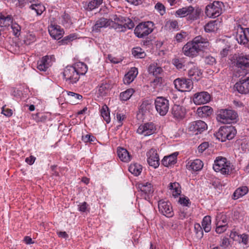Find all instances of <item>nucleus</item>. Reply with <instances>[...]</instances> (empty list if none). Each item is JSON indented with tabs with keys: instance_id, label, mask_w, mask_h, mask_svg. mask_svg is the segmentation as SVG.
<instances>
[{
	"instance_id": "nucleus-1",
	"label": "nucleus",
	"mask_w": 249,
	"mask_h": 249,
	"mask_svg": "<svg viewBox=\"0 0 249 249\" xmlns=\"http://www.w3.org/2000/svg\"><path fill=\"white\" fill-rule=\"evenodd\" d=\"M213 169L223 175H229L232 173L234 168L231 163L226 158L219 156L214 160Z\"/></svg>"
},
{
	"instance_id": "nucleus-2",
	"label": "nucleus",
	"mask_w": 249,
	"mask_h": 249,
	"mask_svg": "<svg viewBox=\"0 0 249 249\" xmlns=\"http://www.w3.org/2000/svg\"><path fill=\"white\" fill-rule=\"evenodd\" d=\"M238 115L231 109H220L217 111V120L223 124H232L237 121Z\"/></svg>"
},
{
	"instance_id": "nucleus-3",
	"label": "nucleus",
	"mask_w": 249,
	"mask_h": 249,
	"mask_svg": "<svg viewBox=\"0 0 249 249\" xmlns=\"http://www.w3.org/2000/svg\"><path fill=\"white\" fill-rule=\"evenodd\" d=\"M233 35L238 43L249 46V28H244L241 25L236 24Z\"/></svg>"
},
{
	"instance_id": "nucleus-4",
	"label": "nucleus",
	"mask_w": 249,
	"mask_h": 249,
	"mask_svg": "<svg viewBox=\"0 0 249 249\" xmlns=\"http://www.w3.org/2000/svg\"><path fill=\"white\" fill-rule=\"evenodd\" d=\"M224 7V3L222 2L214 1L206 6L205 14L210 18H217L222 14Z\"/></svg>"
},
{
	"instance_id": "nucleus-5",
	"label": "nucleus",
	"mask_w": 249,
	"mask_h": 249,
	"mask_svg": "<svg viewBox=\"0 0 249 249\" xmlns=\"http://www.w3.org/2000/svg\"><path fill=\"white\" fill-rule=\"evenodd\" d=\"M154 25L150 21L140 23L135 28L134 34L139 38H143L153 32Z\"/></svg>"
},
{
	"instance_id": "nucleus-6",
	"label": "nucleus",
	"mask_w": 249,
	"mask_h": 249,
	"mask_svg": "<svg viewBox=\"0 0 249 249\" xmlns=\"http://www.w3.org/2000/svg\"><path fill=\"white\" fill-rule=\"evenodd\" d=\"M236 130L232 125L221 126L216 133L217 138L221 142L232 139L236 134Z\"/></svg>"
},
{
	"instance_id": "nucleus-7",
	"label": "nucleus",
	"mask_w": 249,
	"mask_h": 249,
	"mask_svg": "<svg viewBox=\"0 0 249 249\" xmlns=\"http://www.w3.org/2000/svg\"><path fill=\"white\" fill-rule=\"evenodd\" d=\"M75 69L73 66H68L64 70L63 76L68 84H74L79 79L80 76Z\"/></svg>"
},
{
	"instance_id": "nucleus-8",
	"label": "nucleus",
	"mask_w": 249,
	"mask_h": 249,
	"mask_svg": "<svg viewBox=\"0 0 249 249\" xmlns=\"http://www.w3.org/2000/svg\"><path fill=\"white\" fill-rule=\"evenodd\" d=\"M174 84L175 88L181 92L190 91L193 87V83L189 79L177 78L174 80Z\"/></svg>"
},
{
	"instance_id": "nucleus-9",
	"label": "nucleus",
	"mask_w": 249,
	"mask_h": 249,
	"mask_svg": "<svg viewBox=\"0 0 249 249\" xmlns=\"http://www.w3.org/2000/svg\"><path fill=\"white\" fill-rule=\"evenodd\" d=\"M155 108L161 116L165 115L169 108V101L162 97H158L155 101Z\"/></svg>"
},
{
	"instance_id": "nucleus-10",
	"label": "nucleus",
	"mask_w": 249,
	"mask_h": 249,
	"mask_svg": "<svg viewBox=\"0 0 249 249\" xmlns=\"http://www.w3.org/2000/svg\"><path fill=\"white\" fill-rule=\"evenodd\" d=\"M158 208L160 213L167 217H172L174 215L171 204L169 201L160 200L158 202Z\"/></svg>"
},
{
	"instance_id": "nucleus-11",
	"label": "nucleus",
	"mask_w": 249,
	"mask_h": 249,
	"mask_svg": "<svg viewBox=\"0 0 249 249\" xmlns=\"http://www.w3.org/2000/svg\"><path fill=\"white\" fill-rule=\"evenodd\" d=\"M207 128V124L202 121H194L189 124L188 126V131L195 135L201 133Z\"/></svg>"
},
{
	"instance_id": "nucleus-12",
	"label": "nucleus",
	"mask_w": 249,
	"mask_h": 249,
	"mask_svg": "<svg viewBox=\"0 0 249 249\" xmlns=\"http://www.w3.org/2000/svg\"><path fill=\"white\" fill-rule=\"evenodd\" d=\"M156 130L155 124L152 122H149L141 124L137 129V132L144 136H147L155 133Z\"/></svg>"
},
{
	"instance_id": "nucleus-13",
	"label": "nucleus",
	"mask_w": 249,
	"mask_h": 249,
	"mask_svg": "<svg viewBox=\"0 0 249 249\" xmlns=\"http://www.w3.org/2000/svg\"><path fill=\"white\" fill-rule=\"evenodd\" d=\"M55 61L54 55H46L37 61V68L42 71H46Z\"/></svg>"
},
{
	"instance_id": "nucleus-14",
	"label": "nucleus",
	"mask_w": 249,
	"mask_h": 249,
	"mask_svg": "<svg viewBox=\"0 0 249 249\" xmlns=\"http://www.w3.org/2000/svg\"><path fill=\"white\" fill-rule=\"evenodd\" d=\"M147 161L149 166L155 169L160 165V159L156 149L151 148L146 153Z\"/></svg>"
},
{
	"instance_id": "nucleus-15",
	"label": "nucleus",
	"mask_w": 249,
	"mask_h": 249,
	"mask_svg": "<svg viewBox=\"0 0 249 249\" xmlns=\"http://www.w3.org/2000/svg\"><path fill=\"white\" fill-rule=\"evenodd\" d=\"M234 89L241 94L249 93V76L245 75L244 79H241L234 86Z\"/></svg>"
},
{
	"instance_id": "nucleus-16",
	"label": "nucleus",
	"mask_w": 249,
	"mask_h": 249,
	"mask_svg": "<svg viewBox=\"0 0 249 249\" xmlns=\"http://www.w3.org/2000/svg\"><path fill=\"white\" fill-rule=\"evenodd\" d=\"M210 95L206 91L196 93L193 97V101L196 105L206 104L210 101Z\"/></svg>"
},
{
	"instance_id": "nucleus-17",
	"label": "nucleus",
	"mask_w": 249,
	"mask_h": 249,
	"mask_svg": "<svg viewBox=\"0 0 249 249\" xmlns=\"http://www.w3.org/2000/svg\"><path fill=\"white\" fill-rule=\"evenodd\" d=\"M192 41L199 52L208 48L210 46V43L208 39L201 36L195 37Z\"/></svg>"
},
{
	"instance_id": "nucleus-18",
	"label": "nucleus",
	"mask_w": 249,
	"mask_h": 249,
	"mask_svg": "<svg viewBox=\"0 0 249 249\" xmlns=\"http://www.w3.org/2000/svg\"><path fill=\"white\" fill-rule=\"evenodd\" d=\"M182 52L185 55L190 57L196 56L199 53L193 41L187 42L183 46Z\"/></svg>"
},
{
	"instance_id": "nucleus-19",
	"label": "nucleus",
	"mask_w": 249,
	"mask_h": 249,
	"mask_svg": "<svg viewBox=\"0 0 249 249\" xmlns=\"http://www.w3.org/2000/svg\"><path fill=\"white\" fill-rule=\"evenodd\" d=\"M48 31L50 36L54 39H60L64 32L60 26L57 25H51L48 27Z\"/></svg>"
},
{
	"instance_id": "nucleus-20",
	"label": "nucleus",
	"mask_w": 249,
	"mask_h": 249,
	"mask_svg": "<svg viewBox=\"0 0 249 249\" xmlns=\"http://www.w3.org/2000/svg\"><path fill=\"white\" fill-rule=\"evenodd\" d=\"M112 22V21L109 19L101 18L96 21L93 26V31L98 32L100 31L101 28H106L110 26Z\"/></svg>"
},
{
	"instance_id": "nucleus-21",
	"label": "nucleus",
	"mask_w": 249,
	"mask_h": 249,
	"mask_svg": "<svg viewBox=\"0 0 249 249\" xmlns=\"http://www.w3.org/2000/svg\"><path fill=\"white\" fill-rule=\"evenodd\" d=\"M178 152H175L172 154L165 156L161 160V164L165 167H170L177 162Z\"/></svg>"
},
{
	"instance_id": "nucleus-22",
	"label": "nucleus",
	"mask_w": 249,
	"mask_h": 249,
	"mask_svg": "<svg viewBox=\"0 0 249 249\" xmlns=\"http://www.w3.org/2000/svg\"><path fill=\"white\" fill-rule=\"evenodd\" d=\"M236 66L243 70L249 68V55H240L236 58Z\"/></svg>"
},
{
	"instance_id": "nucleus-23",
	"label": "nucleus",
	"mask_w": 249,
	"mask_h": 249,
	"mask_svg": "<svg viewBox=\"0 0 249 249\" xmlns=\"http://www.w3.org/2000/svg\"><path fill=\"white\" fill-rule=\"evenodd\" d=\"M171 112L174 117L177 119H182L185 115V108L179 105H174Z\"/></svg>"
},
{
	"instance_id": "nucleus-24",
	"label": "nucleus",
	"mask_w": 249,
	"mask_h": 249,
	"mask_svg": "<svg viewBox=\"0 0 249 249\" xmlns=\"http://www.w3.org/2000/svg\"><path fill=\"white\" fill-rule=\"evenodd\" d=\"M138 73L137 68L133 67L124 75L123 81L125 84H129L133 81Z\"/></svg>"
},
{
	"instance_id": "nucleus-25",
	"label": "nucleus",
	"mask_w": 249,
	"mask_h": 249,
	"mask_svg": "<svg viewBox=\"0 0 249 249\" xmlns=\"http://www.w3.org/2000/svg\"><path fill=\"white\" fill-rule=\"evenodd\" d=\"M138 188L147 197L151 196L154 192L152 185L149 182L139 184ZM145 198H146V196Z\"/></svg>"
},
{
	"instance_id": "nucleus-26",
	"label": "nucleus",
	"mask_w": 249,
	"mask_h": 249,
	"mask_svg": "<svg viewBox=\"0 0 249 249\" xmlns=\"http://www.w3.org/2000/svg\"><path fill=\"white\" fill-rule=\"evenodd\" d=\"M153 106L151 100H144L139 107V112L142 115L149 113L152 110Z\"/></svg>"
},
{
	"instance_id": "nucleus-27",
	"label": "nucleus",
	"mask_w": 249,
	"mask_h": 249,
	"mask_svg": "<svg viewBox=\"0 0 249 249\" xmlns=\"http://www.w3.org/2000/svg\"><path fill=\"white\" fill-rule=\"evenodd\" d=\"M203 166V162L199 159H196L193 161L188 162L187 164V169L195 171L200 170Z\"/></svg>"
},
{
	"instance_id": "nucleus-28",
	"label": "nucleus",
	"mask_w": 249,
	"mask_h": 249,
	"mask_svg": "<svg viewBox=\"0 0 249 249\" xmlns=\"http://www.w3.org/2000/svg\"><path fill=\"white\" fill-rule=\"evenodd\" d=\"M202 74L201 70L196 66L191 68L188 71V76L192 79V80L198 81L201 77Z\"/></svg>"
},
{
	"instance_id": "nucleus-29",
	"label": "nucleus",
	"mask_w": 249,
	"mask_h": 249,
	"mask_svg": "<svg viewBox=\"0 0 249 249\" xmlns=\"http://www.w3.org/2000/svg\"><path fill=\"white\" fill-rule=\"evenodd\" d=\"M118 156L123 162H127L131 160V156L128 152L124 148L119 147L117 149Z\"/></svg>"
},
{
	"instance_id": "nucleus-30",
	"label": "nucleus",
	"mask_w": 249,
	"mask_h": 249,
	"mask_svg": "<svg viewBox=\"0 0 249 249\" xmlns=\"http://www.w3.org/2000/svg\"><path fill=\"white\" fill-rule=\"evenodd\" d=\"M67 94V99L72 105L78 104V101L82 99L81 95L72 91H68Z\"/></svg>"
},
{
	"instance_id": "nucleus-31",
	"label": "nucleus",
	"mask_w": 249,
	"mask_h": 249,
	"mask_svg": "<svg viewBox=\"0 0 249 249\" xmlns=\"http://www.w3.org/2000/svg\"><path fill=\"white\" fill-rule=\"evenodd\" d=\"M169 190L173 196L178 197L181 193V187L180 184L176 182H171L169 185Z\"/></svg>"
},
{
	"instance_id": "nucleus-32",
	"label": "nucleus",
	"mask_w": 249,
	"mask_h": 249,
	"mask_svg": "<svg viewBox=\"0 0 249 249\" xmlns=\"http://www.w3.org/2000/svg\"><path fill=\"white\" fill-rule=\"evenodd\" d=\"M249 191L247 186H242L237 188L234 192L232 197L234 199H237L240 197L245 196Z\"/></svg>"
},
{
	"instance_id": "nucleus-33",
	"label": "nucleus",
	"mask_w": 249,
	"mask_h": 249,
	"mask_svg": "<svg viewBox=\"0 0 249 249\" xmlns=\"http://www.w3.org/2000/svg\"><path fill=\"white\" fill-rule=\"evenodd\" d=\"M192 12L189 14V16L187 18V20L189 21L192 22L199 18L201 14V9L197 8L196 9L192 6Z\"/></svg>"
},
{
	"instance_id": "nucleus-34",
	"label": "nucleus",
	"mask_w": 249,
	"mask_h": 249,
	"mask_svg": "<svg viewBox=\"0 0 249 249\" xmlns=\"http://www.w3.org/2000/svg\"><path fill=\"white\" fill-rule=\"evenodd\" d=\"M100 113L105 121L107 124L110 122V111L109 108L106 105H104L100 109Z\"/></svg>"
},
{
	"instance_id": "nucleus-35",
	"label": "nucleus",
	"mask_w": 249,
	"mask_h": 249,
	"mask_svg": "<svg viewBox=\"0 0 249 249\" xmlns=\"http://www.w3.org/2000/svg\"><path fill=\"white\" fill-rule=\"evenodd\" d=\"M197 113L199 115L203 117H207L210 116L213 112V109L209 106H203L198 108L197 110Z\"/></svg>"
},
{
	"instance_id": "nucleus-36",
	"label": "nucleus",
	"mask_w": 249,
	"mask_h": 249,
	"mask_svg": "<svg viewBox=\"0 0 249 249\" xmlns=\"http://www.w3.org/2000/svg\"><path fill=\"white\" fill-rule=\"evenodd\" d=\"M192 6L184 7L178 9L176 12V15L181 18L185 17H187V18L190 12H192Z\"/></svg>"
},
{
	"instance_id": "nucleus-37",
	"label": "nucleus",
	"mask_w": 249,
	"mask_h": 249,
	"mask_svg": "<svg viewBox=\"0 0 249 249\" xmlns=\"http://www.w3.org/2000/svg\"><path fill=\"white\" fill-rule=\"evenodd\" d=\"M76 68V71L77 72L79 76L80 75L85 74L88 71L87 66L84 63L78 62L74 65L73 66Z\"/></svg>"
},
{
	"instance_id": "nucleus-38",
	"label": "nucleus",
	"mask_w": 249,
	"mask_h": 249,
	"mask_svg": "<svg viewBox=\"0 0 249 249\" xmlns=\"http://www.w3.org/2000/svg\"><path fill=\"white\" fill-rule=\"evenodd\" d=\"M148 71L150 73L157 76L162 72L163 70L160 67L158 66L157 64H152L149 66Z\"/></svg>"
},
{
	"instance_id": "nucleus-39",
	"label": "nucleus",
	"mask_w": 249,
	"mask_h": 249,
	"mask_svg": "<svg viewBox=\"0 0 249 249\" xmlns=\"http://www.w3.org/2000/svg\"><path fill=\"white\" fill-rule=\"evenodd\" d=\"M211 217L210 216H205L202 221V226L206 232H208L211 229Z\"/></svg>"
},
{
	"instance_id": "nucleus-40",
	"label": "nucleus",
	"mask_w": 249,
	"mask_h": 249,
	"mask_svg": "<svg viewBox=\"0 0 249 249\" xmlns=\"http://www.w3.org/2000/svg\"><path fill=\"white\" fill-rule=\"evenodd\" d=\"M111 88V85L107 81L101 83L99 88V92L101 96H106Z\"/></svg>"
},
{
	"instance_id": "nucleus-41",
	"label": "nucleus",
	"mask_w": 249,
	"mask_h": 249,
	"mask_svg": "<svg viewBox=\"0 0 249 249\" xmlns=\"http://www.w3.org/2000/svg\"><path fill=\"white\" fill-rule=\"evenodd\" d=\"M128 170L132 174L138 176L142 172V166L138 163H132L129 166Z\"/></svg>"
},
{
	"instance_id": "nucleus-42",
	"label": "nucleus",
	"mask_w": 249,
	"mask_h": 249,
	"mask_svg": "<svg viewBox=\"0 0 249 249\" xmlns=\"http://www.w3.org/2000/svg\"><path fill=\"white\" fill-rule=\"evenodd\" d=\"M29 7L32 10L35 11L37 16L41 15L45 10V7L40 3H32Z\"/></svg>"
},
{
	"instance_id": "nucleus-43",
	"label": "nucleus",
	"mask_w": 249,
	"mask_h": 249,
	"mask_svg": "<svg viewBox=\"0 0 249 249\" xmlns=\"http://www.w3.org/2000/svg\"><path fill=\"white\" fill-rule=\"evenodd\" d=\"M124 23L122 25H120V27L119 28L121 29V32H125L126 29H131L134 28L135 24L134 22L130 18H125L124 19Z\"/></svg>"
},
{
	"instance_id": "nucleus-44",
	"label": "nucleus",
	"mask_w": 249,
	"mask_h": 249,
	"mask_svg": "<svg viewBox=\"0 0 249 249\" xmlns=\"http://www.w3.org/2000/svg\"><path fill=\"white\" fill-rule=\"evenodd\" d=\"M132 54L136 58H143L146 56L144 51L140 47H136L132 49Z\"/></svg>"
},
{
	"instance_id": "nucleus-45",
	"label": "nucleus",
	"mask_w": 249,
	"mask_h": 249,
	"mask_svg": "<svg viewBox=\"0 0 249 249\" xmlns=\"http://www.w3.org/2000/svg\"><path fill=\"white\" fill-rule=\"evenodd\" d=\"M229 221V219L227 217V215L224 214L219 213L216 215V223L217 224L220 223V225L228 226Z\"/></svg>"
},
{
	"instance_id": "nucleus-46",
	"label": "nucleus",
	"mask_w": 249,
	"mask_h": 249,
	"mask_svg": "<svg viewBox=\"0 0 249 249\" xmlns=\"http://www.w3.org/2000/svg\"><path fill=\"white\" fill-rule=\"evenodd\" d=\"M165 27L169 30H178L179 29L178 22L175 19L167 20L165 23Z\"/></svg>"
},
{
	"instance_id": "nucleus-47",
	"label": "nucleus",
	"mask_w": 249,
	"mask_h": 249,
	"mask_svg": "<svg viewBox=\"0 0 249 249\" xmlns=\"http://www.w3.org/2000/svg\"><path fill=\"white\" fill-rule=\"evenodd\" d=\"M217 22L216 21H212L209 22L204 26V30L206 32H213L217 30Z\"/></svg>"
},
{
	"instance_id": "nucleus-48",
	"label": "nucleus",
	"mask_w": 249,
	"mask_h": 249,
	"mask_svg": "<svg viewBox=\"0 0 249 249\" xmlns=\"http://www.w3.org/2000/svg\"><path fill=\"white\" fill-rule=\"evenodd\" d=\"M134 92L133 89H129L120 93V97L121 100L127 101L130 99Z\"/></svg>"
},
{
	"instance_id": "nucleus-49",
	"label": "nucleus",
	"mask_w": 249,
	"mask_h": 249,
	"mask_svg": "<svg viewBox=\"0 0 249 249\" xmlns=\"http://www.w3.org/2000/svg\"><path fill=\"white\" fill-rule=\"evenodd\" d=\"M61 23L66 28H70L72 24L71 16L69 14L65 13L62 16Z\"/></svg>"
},
{
	"instance_id": "nucleus-50",
	"label": "nucleus",
	"mask_w": 249,
	"mask_h": 249,
	"mask_svg": "<svg viewBox=\"0 0 249 249\" xmlns=\"http://www.w3.org/2000/svg\"><path fill=\"white\" fill-rule=\"evenodd\" d=\"M103 2V0H92L89 1L87 7V9L91 11L98 8Z\"/></svg>"
},
{
	"instance_id": "nucleus-51",
	"label": "nucleus",
	"mask_w": 249,
	"mask_h": 249,
	"mask_svg": "<svg viewBox=\"0 0 249 249\" xmlns=\"http://www.w3.org/2000/svg\"><path fill=\"white\" fill-rule=\"evenodd\" d=\"M188 35V34L187 32L181 31L180 32L176 34L175 36V39L178 42H181L185 39Z\"/></svg>"
},
{
	"instance_id": "nucleus-52",
	"label": "nucleus",
	"mask_w": 249,
	"mask_h": 249,
	"mask_svg": "<svg viewBox=\"0 0 249 249\" xmlns=\"http://www.w3.org/2000/svg\"><path fill=\"white\" fill-rule=\"evenodd\" d=\"M77 36L74 34H71L69 36H65L63 39L59 41V45H64L68 44V42L73 40L76 39Z\"/></svg>"
},
{
	"instance_id": "nucleus-53",
	"label": "nucleus",
	"mask_w": 249,
	"mask_h": 249,
	"mask_svg": "<svg viewBox=\"0 0 249 249\" xmlns=\"http://www.w3.org/2000/svg\"><path fill=\"white\" fill-rule=\"evenodd\" d=\"M194 229L196 235L198 238L201 239L203 236V229L198 223H196L194 225Z\"/></svg>"
},
{
	"instance_id": "nucleus-54",
	"label": "nucleus",
	"mask_w": 249,
	"mask_h": 249,
	"mask_svg": "<svg viewBox=\"0 0 249 249\" xmlns=\"http://www.w3.org/2000/svg\"><path fill=\"white\" fill-rule=\"evenodd\" d=\"M155 9L160 14L163 15L166 12L165 7L161 2H158L155 5Z\"/></svg>"
},
{
	"instance_id": "nucleus-55",
	"label": "nucleus",
	"mask_w": 249,
	"mask_h": 249,
	"mask_svg": "<svg viewBox=\"0 0 249 249\" xmlns=\"http://www.w3.org/2000/svg\"><path fill=\"white\" fill-rule=\"evenodd\" d=\"M82 140L86 143L89 142L92 143V142H94L95 141H97L94 136L90 134L83 136L82 137Z\"/></svg>"
},
{
	"instance_id": "nucleus-56",
	"label": "nucleus",
	"mask_w": 249,
	"mask_h": 249,
	"mask_svg": "<svg viewBox=\"0 0 249 249\" xmlns=\"http://www.w3.org/2000/svg\"><path fill=\"white\" fill-rule=\"evenodd\" d=\"M228 227L229 226H226L225 225L224 226L223 225H220V223H216L215 231L217 233L221 234L225 231Z\"/></svg>"
},
{
	"instance_id": "nucleus-57",
	"label": "nucleus",
	"mask_w": 249,
	"mask_h": 249,
	"mask_svg": "<svg viewBox=\"0 0 249 249\" xmlns=\"http://www.w3.org/2000/svg\"><path fill=\"white\" fill-rule=\"evenodd\" d=\"M173 63L178 69H182L184 67L181 59L175 58L173 60Z\"/></svg>"
},
{
	"instance_id": "nucleus-58",
	"label": "nucleus",
	"mask_w": 249,
	"mask_h": 249,
	"mask_svg": "<svg viewBox=\"0 0 249 249\" xmlns=\"http://www.w3.org/2000/svg\"><path fill=\"white\" fill-rule=\"evenodd\" d=\"M178 202L183 206L189 207L191 205L189 199L185 197H180L178 200Z\"/></svg>"
},
{
	"instance_id": "nucleus-59",
	"label": "nucleus",
	"mask_w": 249,
	"mask_h": 249,
	"mask_svg": "<svg viewBox=\"0 0 249 249\" xmlns=\"http://www.w3.org/2000/svg\"><path fill=\"white\" fill-rule=\"evenodd\" d=\"M36 40V36L33 34H28L26 36V39H25V43L27 45H29L31 43L35 41Z\"/></svg>"
},
{
	"instance_id": "nucleus-60",
	"label": "nucleus",
	"mask_w": 249,
	"mask_h": 249,
	"mask_svg": "<svg viewBox=\"0 0 249 249\" xmlns=\"http://www.w3.org/2000/svg\"><path fill=\"white\" fill-rule=\"evenodd\" d=\"M241 243L247 245L249 243V236L248 234L243 233L240 235Z\"/></svg>"
},
{
	"instance_id": "nucleus-61",
	"label": "nucleus",
	"mask_w": 249,
	"mask_h": 249,
	"mask_svg": "<svg viewBox=\"0 0 249 249\" xmlns=\"http://www.w3.org/2000/svg\"><path fill=\"white\" fill-rule=\"evenodd\" d=\"M216 62L214 57L212 56H208L205 58V63L208 65H213Z\"/></svg>"
},
{
	"instance_id": "nucleus-62",
	"label": "nucleus",
	"mask_w": 249,
	"mask_h": 249,
	"mask_svg": "<svg viewBox=\"0 0 249 249\" xmlns=\"http://www.w3.org/2000/svg\"><path fill=\"white\" fill-rule=\"evenodd\" d=\"M209 146V143L207 142H204L200 144L198 147L199 152L202 153Z\"/></svg>"
},
{
	"instance_id": "nucleus-63",
	"label": "nucleus",
	"mask_w": 249,
	"mask_h": 249,
	"mask_svg": "<svg viewBox=\"0 0 249 249\" xmlns=\"http://www.w3.org/2000/svg\"><path fill=\"white\" fill-rule=\"evenodd\" d=\"M88 204L86 202H84L83 203H80L78 205V210L81 212H85L87 209Z\"/></svg>"
},
{
	"instance_id": "nucleus-64",
	"label": "nucleus",
	"mask_w": 249,
	"mask_h": 249,
	"mask_svg": "<svg viewBox=\"0 0 249 249\" xmlns=\"http://www.w3.org/2000/svg\"><path fill=\"white\" fill-rule=\"evenodd\" d=\"M230 245V240L227 237H224L221 241L220 246L222 247L226 248Z\"/></svg>"
}]
</instances>
